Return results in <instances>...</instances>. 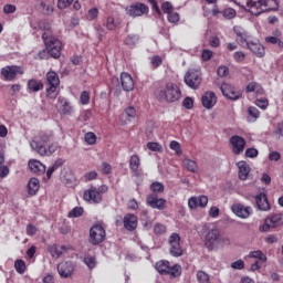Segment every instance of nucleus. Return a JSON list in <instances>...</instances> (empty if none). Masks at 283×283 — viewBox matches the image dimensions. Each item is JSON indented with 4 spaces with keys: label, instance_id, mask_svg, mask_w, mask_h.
I'll return each mask as SVG.
<instances>
[{
    "label": "nucleus",
    "instance_id": "nucleus-45",
    "mask_svg": "<svg viewBox=\"0 0 283 283\" xmlns=\"http://www.w3.org/2000/svg\"><path fill=\"white\" fill-rule=\"evenodd\" d=\"M197 282L199 283H211V279L209 277V274L207 272L199 270L197 272Z\"/></svg>",
    "mask_w": 283,
    "mask_h": 283
},
{
    "label": "nucleus",
    "instance_id": "nucleus-41",
    "mask_svg": "<svg viewBox=\"0 0 283 283\" xmlns=\"http://www.w3.org/2000/svg\"><path fill=\"white\" fill-rule=\"evenodd\" d=\"M245 92L249 94L251 92H256V94H262V86L256 82H251L247 85Z\"/></svg>",
    "mask_w": 283,
    "mask_h": 283
},
{
    "label": "nucleus",
    "instance_id": "nucleus-52",
    "mask_svg": "<svg viewBox=\"0 0 283 283\" xmlns=\"http://www.w3.org/2000/svg\"><path fill=\"white\" fill-rule=\"evenodd\" d=\"M90 92L88 91H83L80 95V103L81 105H90Z\"/></svg>",
    "mask_w": 283,
    "mask_h": 283
},
{
    "label": "nucleus",
    "instance_id": "nucleus-59",
    "mask_svg": "<svg viewBox=\"0 0 283 283\" xmlns=\"http://www.w3.org/2000/svg\"><path fill=\"white\" fill-rule=\"evenodd\" d=\"M71 3H74V0H57L59 10H65L70 8Z\"/></svg>",
    "mask_w": 283,
    "mask_h": 283
},
{
    "label": "nucleus",
    "instance_id": "nucleus-51",
    "mask_svg": "<svg viewBox=\"0 0 283 283\" xmlns=\"http://www.w3.org/2000/svg\"><path fill=\"white\" fill-rule=\"evenodd\" d=\"M273 135L276 136V138H283V120L279 122L275 125V128L273 130Z\"/></svg>",
    "mask_w": 283,
    "mask_h": 283
},
{
    "label": "nucleus",
    "instance_id": "nucleus-24",
    "mask_svg": "<svg viewBox=\"0 0 283 283\" xmlns=\"http://www.w3.org/2000/svg\"><path fill=\"white\" fill-rule=\"evenodd\" d=\"M48 251L52 258H61L63 253H67L71 249L70 245H57V244H49Z\"/></svg>",
    "mask_w": 283,
    "mask_h": 283
},
{
    "label": "nucleus",
    "instance_id": "nucleus-44",
    "mask_svg": "<svg viewBox=\"0 0 283 283\" xmlns=\"http://www.w3.org/2000/svg\"><path fill=\"white\" fill-rule=\"evenodd\" d=\"M84 264H86V266H88V269L92 271V269H96V256L93 255H85L84 256Z\"/></svg>",
    "mask_w": 283,
    "mask_h": 283
},
{
    "label": "nucleus",
    "instance_id": "nucleus-50",
    "mask_svg": "<svg viewBox=\"0 0 283 283\" xmlns=\"http://www.w3.org/2000/svg\"><path fill=\"white\" fill-rule=\"evenodd\" d=\"M84 139L85 143H87L88 145H96V134H94L93 132H88L84 135Z\"/></svg>",
    "mask_w": 283,
    "mask_h": 283
},
{
    "label": "nucleus",
    "instance_id": "nucleus-33",
    "mask_svg": "<svg viewBox=\"0 0 283 283\" xmlns=\"http://www.w3.org/2000/svg\"><path fill=\"white\" fill-rule=\"evenodd\" d=\"M39 189H41V185L39 184V180L36 178H31L28 182L29 196H36V193L39 192Z\"/></svg>",
    "mask_w": 283,
    "mask_h": 283
},
{
    "label": "nucleus",
    "instance_id": "nucleus-62",
    "mask_svg": "<svg viewBox=\"0 0 283 283\" xmlns=\"http://www.w3.org/2000/svg\"><path fill=\"white\" fill-rule=\"evenodd\" d=\"M161 10L164 14H169L170 12L174 11V4H171V2L169 1H166L161 4Z\"/></svg>",
    "mask_w": 283,
    "mask_h": 283
},
{
    "label": "nucleus",
    "instance_id": "nucleus-40",
    "mask_svg": "<svg viewBox=\"0 0 283 283\" xmlns=\"http://www.w3.org/2000/svg\"><path fill=\"white\" fill-rule=\"evenodd\" d=\"M40 6L44 14H52L54 11L52 8V0H40Z\"/></svg>",
    "mask_w": 283,
    "mask_h": 283
},
{
    "label": "nucleus",
    "instance_id": "nucleus-61",
    "mask_svg": "<svg viewBox=\"0 0 283 283\" xmlns=\"http://www.w3.org/2000/svg\"><path fill=\"white\" fill-rule=\"evenodd\" d=\"M221 14H223L224 19H234L235 17V9H224L223 11H221Z\"/></svg>",
    "mask_w": 283,
    "mask_h": 283
},
{
    "label": "nucleus",
    "instance_id": "nucleus-15",
    "mask_svg": "<svg viewBox=\"0 0 283 283\" xmlns=\"http://www.w3.org/2000/svg\"><path fill=\"white\" fill-rule=\"evenodd\" d=\"M282 224H283V214L282 213L272 214L264 220L262 231H269L270 229H275L276 227H280Z\"/></svg>",
    "mask_w": 283,
    "mask_h": 283
},
{
    "label": "nucleus",
    "instance_id": "nucleus-10",
    "mask_svg": "<svg viewBox=\"0 0 283 283\" xmlns=\"http://www.w3.org/2000/svg\"><path fill=\"white\" fill-rule=\"evenodd\" d=\"M18 74H24L23 67L19 65H7L0 70L3 81H14Z\"/></svg>",
    "mask_w": 283,
    "mask_h": 283
},
{
    "label": "nucleus",
    "instance_id": "nucleus-31",
    "mask_svg": "<svg viewBox=\"0 0 283 283\" xmlns=\"http://www.w3.org/2000/svg\"><path fill=\"white\" fill-rule=\"evenodd\" d=\"M259 0H237L235 4L253 14L252 8H256Z\"/></svg>",
    "mask_w": 283,
    "mask_h": 283
},
{
    "label": "nucleus",
    "instance_id": "nucleus-43",
    "mask_svg": "<svg viewBox=\"0 0 283 283\" xmlns=\"http://www.w3.org/2000/svg\"><path fill=\"white\" fill-rule=\"evenodd\" d=\"M265 43H271V45H277L281 52L283 51V41L280 40L277 36H266Z\"/></svg>",
    "mask_w": 283,
    "mask_h": 283
},
{
    "label": "nucleus",
    "instance_id": "nucleus-1",
    "mask_svg": "<svg viewBox=\"0 0 283 283\" xmlns=\"http://www.w3.org/2000/svg\"><path fill=\"white\" fill-rule=\"evenodd\" d=\"M54 134L52 132H41L31 142V148L40 156H52L59 149V143H52ZM48 143H51L48 145Z\"/></svg>",
    "mask_w": 283,
    "mask_h": 283
},
{
    "label": "nucleus",
    "instance_id": "nucleus-16",
    "mask_svg": "<svg viewBox=\"0 0 283 283\" xmlns=\"http://www.w3.org/2000/svg\"><path fill=\"white\" fill-rule=\"evenodd\" d=\"M146 202L148 207H151V209H158L159 211L165 210V207L167 206V200L158 198V195L156 193L148 195Z\"/></svg>",
    "mask_w": 283,
    "mask_h": 283
},
{
    "label": "nucleus",
    "instance_id": "nucleus-35",
    "mask_svg": "<svg viewBox=\"0 0 283 283\" xmlns=\"http://www.w3.org/2000/svg\"><path fill=\"white\" fill-rule=\"evenodd\" d=\"M182 166L187 171H191V174H196V171H198V163L193 159L185 158L182 160Z\"/></svg>",
    "mask_w": 283,
    "mask_h": 283
},
{
    "label": "nucleus",
    "instance_id": "nucleus-7",
    "mask_svg": "<svg viewBox=\"0 0 283 283\" xmlns=\"http://www.w3.org/2000/svg\"><path fill=\"white\" fill-rule=\"evenodd\" d=\"M252 14L260 17L263 12H271V10H277L276 0H258L256 7H252Z\"/></svg>",
    "mask_w": 283,
    "mask_h": 283
},
{
    "label": "nucleus",
    "instance_id": "nucleus-14",
    "mask_svg": "<svg viewBox=\"0 0 283 283\" xmlns=\"http://www.w3.org/2000/svg\"><path fill=\"white\" fill-rule=\"evenodd\" d=\"M170 255L174 258H180L182 255V245H180V234L172 233L169 237Z\"/></svg>",
    "mask_w": 283,
    "mask_h": 283
},
{
    "label": "nucleus",
    "instance_id": "nucleus-63",
    "mask_svg": "<svg viewBox=\"0 0 283 283\" xmlns=\"http://www.w3.org/2000/svg\"><path fill=\"white\" fill-rule=\"evenodd\" d=\"M124 114H126L127 118H136V108L128 106L125 108Z\"/></svg>",
    "mask_w": 283,
    "mask_h": 283
},
{
    "label": "nucleus",
    "instance_id": "nucleus-53",
    "mask_svg": "<svg viewBox=\"0 0 283 283\" xmlns=\"http://www.w3.org/2000/svg\"><path fill=\"white\" fill-rule=\"evenodd\" d=\"M150 63L154 70L160 67L163 65V57H160V55H154L150 59Z\"/></svg>",
    "mask_w": 283,
    "mask_h": 283
},
{
    "label": "nucleus",
    "instance_id": "nucleus-3",
    "mask_svg": "<svg viewBox=\"0 0 283 283\" xmlns=\"http://www.w3.org/2000/svg\"><path fill=\"white\" fill-rule=\"evenodd\" d=\"M156 96L158 101H164L165 103H178L182 98V91L176 83L168 82L156 91Z\"/></svg>",
    "mask_w": 283,
    "mask_h": 283
},
{
    "label": "nucleus",
    "instance_id": "nucleus-5",
    "mask_svg": "<svg viewBox=\"0 0 283 283\" xmlns=\"http://www.w3.org/2000/svg\"><path fill=\"white\" fill-rule=\"evenodd\" d=\"M46 96L52 101L56 99L59 96V85H61V80L59 78V74L54 71H49L46 73Z\"/></svg>",
    "mask_w": 283,
    "mask_h": 283
},
{
    "label": "nucleus",
    "instance_id": "nucleus-18",
    "mask_svg": "<svg viewBox=\"0 0 283 283\" xmlns=\"http://www.w3.org/2000/svg\"><path fill=\"white\" fill-rule=\"evenodd\" d=\"M123 224L126 231H136L138 229V217L134 213H126L123 218Z\"/></svg>",
    "mask_w": 283,
    "mask_h": 283
},
{
    "label": "nucleus",
    "instance_id": "nucleus-29",
    "mask_svg": "<svg viewBox=\"0 0 283 283\" xmlns=\"http://www.w3.org/2000/svg\"><path fill=\"white\" fill-rule=\"evenodd\" d=\"M29 169L33 174H38V176H41L42 174H45V165H43V163H41L36 159L29 160Z\"/></svg>",
    "mask_w": 283,
    "mask_h": 283
},
{
    "label": "nucleus",
    "instance_id": "nucleus-28",
    "mask_svg": "<svg viewBox=\"0 0 283 283\" xmlns=\"http://www.w3.org/2000/svg\"><path fill=\"white\" fill-rule=\"evenodd\" d=\"M169 280H176L182 275V266L178 263L168 265V270L165 274Z\"/></svg>",
    "mask_w": 283,
    "mask_h": 283
},
{
    "label": "nucleus",
    "instance_id": "nucleus-25",
    "mask_svg": "<svg viewBox=\"0 0 283 283\" xmlns=\"http://www.w3.org/2000/svg\"><path fill=\"white\" fill-rule=\"evenodd\" d=\"M231 209L238 218L247 219L251 216V207H244L242 203H234Z\"/></svg>",
    "mask_w": 283,
    "mask_h": 283
},
{
    "label": "nucleus",
    "instance_id": "nucleus-27",
    "mask_svg": "<svg viewBox=\"0 0 283 283\" xmlns=\"http://www.w3.org/2000/svg\"><path fill=\"white\" fill-rule=\"evenodd\" d=\"M255 203L260 211H269V209H271V203H269V197H266V193L264 192H260L255 196Z\"/></svg>",
    "mask_w": 283,
    "mask_h": 283
},
{
    "label": "nucleus",
    "instance_id": "nucleus-30",
    "mask_svg": "<svg viewBox=\"0 0 283 283\" xmlns=\"http://www.w3.org/2000/svg\"><path fill=\"white\" fill-rule=\"evenodd\" d=\"M237 167L239 169L240 180H247V178H249V174H251V167H249V164H247V161H239Z\"/></svg>",
    "mask_w": 283,
    "mask_h": 283
},
{
    "label": "nucleus",
    "instance_id": "nucleus-22",
    "mask_svg": "<svg viewBox=\"0 0 283 283\" xmlns=\"http://www.w3.org/2000/svg\"><path fill=\"white\" fill-rule=\"evenodd\" d=\"M120 85L124 92H133L135 84H134V77H132V74L127 72H123L120 74Z\"/></svg>",
    "mask_w": 283,
    "mask_h": 283
},
{
    "label": "nucleus",
    "instance_id": "nucleus-17",
    "mask_svg": "<svg viewBox=\"0 0 283 283\" xmlns=\"http://www.w3.org/2000/svg\"><path fill=\"white\" fill-rule=\"evenodd\" d=\"M207 205H209V198L207 196L190 197L188 199V207L191 211L196 210L198 207L205 209Z\"/></svg>",
    "mask_w": 283,
    "mask_h": 283
},
{
    "label": "nucleus",
    "instance_id": "nucleus-49",
    "mask_svg": "<svg viewBox=\"0 0 283 283\" xmlns=\"http://www.w3.org/2000/svg\"><path fill=\"white\" fill-rule=\"evenodd\" d=\"M150 190L153 191V193H163V191H165V185L155 181L150 185Z\"/></svg>",
    "mask_w": 283,
    "mask_h": 283
},
{
    "label": "nucleus",
    "instance_id": "nucleus-37",
    "mask_svg": "<svg viewBox=\"0 0 283 283\" xmlns=\"http://www.w3.org/2000/svg\"><path fill=\"white\" fill-rule=\"evenodd\" d=\"M43 87V82L38 81L35 78L29 80L28 82V88L30 90V92H41Z\"/></svg>",
    "mask_w": 283,
    "mask_h": 283
},
{
    "label": "nucleus",
    "instance_id": "nucleus-20",
    "mask_svg": "<svg viewBox=\"0 0 283 283\" xmlns=\"http://www.w3.org/2000/svg\"><path fill=\"white\" fill-rule=\"evenodd\" d=\"M201 103L206 109H213L216 103H218V97L216 96V93L208 91L202 95Z\"/></svg>",
    "mask_w": 283,
    "mask_h": 283
},
{
    "label": "nucleus",
    "instance_id": "nucleus-6",
    "mask_svg": "<svg viewBox=\"0 0 283 283\" xmlns=\"http://www.w3.org/2000/svg\"><path fill=\"white\" fill-rule=\"evenodd\" d=\"M107 186L91 187L84 191L85 202H91L92 205H101L103 202V193H107Z\"/></svg>",
    "mask_w": 283,
    "mask_h": 283
},
{
    "label": "nucleus",
    "instance_id": "nucleus-19",
    "mask_svg": "<svg viewBox=\"0 0 283 283\" xmlns=\"http://www.w3.org/2000/svg\"><path fill=\"white\" fill-rule=\"evenodd\" d=\"M57 272L62 277H72V274L74 273V263H72V261L59 263Z\"/></svg>",
    "mask_w": 283,
    "mask_h": 283
},
{
    "label": "nucleus",
    "instance_id": "nucleus-60",
    "mask_svg": "<svg viewBox=\"0 0 283 283\" xmlns=\"http://www.w3.org/2000/svg\"><path fill=\"white\" fill-rule=\"evenodd\" d=\"M233 59L235 63H243L244 59H247V54L242 51H237L233 53Z\"/></svg>",
    "mask_w": 283,
    "mask_h": 283
},
{
    "label": "nucleus",
    "instance_id": "nucleus-64",
    "mask_svg": "<svg viewBox=\"0 0 283 283\" xmlns=\"http://www.w3.org/2000/svg\"><path fill=\"white\" fill-rule=\"evenodd\" d=\"M182 106H184L186 109H193V98H191V97H186V98L182 101Z\"/></svg>",
    "mask_w": 283,
    "mask_h": 283
},
{
    "label": "nucleus",
    "instance_id": "nucleus-56",
    "mask_svg": "<svg viewBox=\"0 0 283 283\" xmlns=\"http://www.w3.org/2000/svg\"><path fill=\"white\" fill-rule=\"evenodd\" d=\"M167 19L169 23H178V21H180V14H178V12L170 11V13H167Z\"/></svg>",
    "mask_w": 283,
    "mask_h": 283
},
{
    "label": "nucleus",
    "instance_id": "nucleus-48",
    "mask_svg": "<svg viewBox=\"0 0 283 283\" xmlns=\"http://www.w3.org/2000/svg\"><path fill=\"white\" fill-rule=\"evenodd\" d=\"M169 147L170 149H172V151H175L177 156H182V148L180 146V143H178L177 140H171Z\"/></svg>",
    "mask_w": 283,
    "mask_h": 283
},
{
    "label": "nucleus",
    "instance_id": "nucleus-23",
    "mask_svg": "<svg viewBox=\"0 0 283 283\" xmlns=\"http://www.w3.org/2000/svg\"><path fill=\"white\" fill-rule=\"evenodd\" d=\"M57 104L60 114H63L64 116H71V114L74 112V107L65 97L60 96L57 98Z\"/></svg>",
    "mask_w": 283,
    "mask_h": 283
},
{
    "label": "nucleus",
    "instance_id": "nucleus-55",
    "mask_svg": "<svg viewBox=\"0 0 283 283\" xmlns=\"http://www.w3.org/2000/svg\"><path fill=\"white\" fill-rule=\"evenodd\" d=\"M254 105L260 109H266L269 107V99L268 98H258L254 102Z\"/></svg>",
    "mask_w": 283,
    "mask_h": 283
},
{
    "label": "nucleus",
    "instance_id": "nucleus-39",
    "mask_svg": "<svg viewBox=\"0 0 283 283\" xmlns=\"http://www.w3.org/2000/svg\"><path fill=\"white\" fill-rule=\"evenodd\" d=\"M106 30H108L109 32H114V30H116V28H118V22L116 21V19H114V17L109 15L106 18V22L104 23Z\"/></svg>",
    "mask_w": 283,
    "mask_h": 283
},
{
    "label": "nucleus",
    "instance_id": "nucleus-21",
    "mask_svg": "<svg viewBox=\"0 0 283 283\" xmlns=\"http://www.w3.org/2000/svg\"><path fill=\"white\" fill-rule=\"evenodd\" d=\"M129 17H143V14H149V7L145 3H136L130 6L128 10Z\"/></svg>",
    "mask_w": 283,
    "mask_h": 283
},
{
    "label": "nucleus",
    "instance_id": "nucleus-47",
    "mask_svg": "<svg viewBox=\"0 0 283 283\" xmlns=\"http://www.w3.org/2000/svg\"><path fill=\"white\" fill-rule=\"evenodd\" d=\"M155 235H165L167 233V227L163 223H156L154 226Z\"/></svg>",
    "mask_w": 283,
    "mask_h": 283
},
{
    "label": "nucleus",
    "instance_id": "nucleus-46",
    "mask_svg": "<svg viewBox=\"0 0 283 283\" xmlns=\"http://www.w3.org/2000/svg\"><path fill=\"white\" fill-rule=\"evenodd\" d=\"M14 269L17 271V273H20L22 275V273H25V261L18 259L14 262Z\"/></svg>",
    "mask_w": 283,
    "mask_h": 283
},
{
    "label": "nucleus",
    "instance_id": "nucleus-58",
    "mask_svg": "<svg viewBox=\"0 0 283 283\" xmlns=\"http://www.w3.org/2000/svg\"><path fill=\"white\" fill-rule=\"evenodd\" d=\"M87 19L88 21H94L95 19H98V8H91L87 13Z\"/></svg>",
    "mask_w": 283,
    "mask_h": 283
},
{
    "label": "nucleus",
    "instance_id": "nucleus-38",
    "mask_svg": "<svg viewBox=\"0 0 283 283\" xmlns=\"http://www.w3.org/2000/svg\"><path fill=\"white\" fill-rule=\"evenodd\" d=\"M260 118V109L255 106H250L248 108V120L249 123H255Z\"/></svg>",
    "mask_w": 283,
    "mask_h": 283
},
{
    "label": "nucleus",
    "instance_id": "nucleus-32",
    "mask_svg": "<svg viewBox=\"0 0 283 283\" xmlns=\"http://www.w3.org/2000/svg\"><path fill=\"white\" fill-rule=\"evenodd\" d=\"M234 34H237V43L241 45V48H244V42L251 39V36L239 27H234Z\"/></svg>",
    "mask_w": 283,
    "mask_h": 283
},
{
    "label": "nucleus",
    "instance_id": "nucleus-8",
    "mask_svg": "<svg viewBox=\"0 0 283 283\" xmlns=\"http://www.w3.org/2000/svg\"><path fill=\"white\" fill-rule=\"evenodd\" d=\"M184 81L191 90H198L202 85V73L198 70H189L185 74Z\"/></svg>",
    "mask_w": 283,
    "mask_h": 283
},
{
    "label": "nucleus",
    "instance_id": "nucleus-57",
    "mask_svg": "<svg viewBox=\"0 0 283 283\" xmlns=\"http://www.w3.org/2000/svg\"><path fill=\"white\" fill-rule=\"evenodd\" d=\"M147 148L150 151H163V145H160L159 143H156V142H149L147 144Z\"/></svg>",
    "mask_w": 283,
    "mask_h": 283
},
{
    "label": "nucleus",
    "instance_id": "nucleus-2",
    "mask_svg": "<svg viewBox=\"0 0 283 283\" xmlns=\"http://www.w3.org/2000/svg\"><path fill=\"white\" fill-rule=\"evenodd\" d=\"M50 28V24L44 27L45 32L42 34V41H44L46 52L50 56H52V59H61V52H63V42L52 34Z\"/></svg>",
    "mask_w": 283,
    "mask_h": 283
},
{
    "label": "nucleus",
    "instance_id": "nucleus-4",
    "mask_svg": "<svg viewBox=\"0 0 283 283\" xmlns=\"http://www.w3.org/2000/svg\"><path fill=\"white\" fill-rule=\"evenodd\" d=\"M203 229L206 230L203 235V244L206 249H208V251H218L224 242V239H222V234L220 233V229L216 227L211 229L207 226H205Z\"/></svg>",
    "mask_w": 283,
    "mask_h": 283
},
{
    "label": "nucleus",
    "instance_id": "nucleus-11",
    "mask_svg": "<svg viewBox=\"0 0 283 283\" xmlns=\"http://www.w3.org/2000/svg\"><path fill=\"white\" fill-rule=\"evenodd\" d=\"M220 90L223 96L230 101H240V98H242V91L227 82L221 84Z\"/></svg>",
    "mask_w": 283,
    "mask_h": 283
},
{
    "label": "nucleus",
    "instance_id": "nucleus-26",
    "mask_svg": "<svg viewBox=\"0 0 283 283\" xmlns=\"http://www.w3.org/2000/svg\"><path fill=\"white\" fill-rule=\"evenodd\" d=\"M129 169L135 178L140 177L143 169H140V157L138 155H132L129 159Z\"/></svg>",
    "mask_w": 283,
    "mask_h": 283
},
{
    "label": "nucleus",
    "instance_id": "nucleus-42",
    "mask_svg": "<svg viewBox=\"0 0 283 283\" xmlns=\"http://www.w3.org/2000/svg\"><path fill=\"white\" fill-rule=\"evenodd\" d=\"M249 258H253L254 260H259V262H266V254L262 253V250L251 251Z\"/></svg>",
    "mask_w": 283,
    "mask_h": 283
},
{
    "label": "nucleus",
    "instance_id": "nucleus-36",
    "mask_svg": "<svg viewBox=\"0 0 283 283\" xmlns=\"http://www.w3.org/2000/svg\"><path fill=\"white\" fill-rule=\"evenodd\" d=\"M140 41V36L138 34H128L124 39V45H127V48H136V43Z\"/></svg>",
    "mask_w": 283,
    "mask_h": 283
},
{
    "label": "nucleus",
    "instance_id": "nucleus-13",
    "mask_svg": "<svg viewBox=\"0 0 283 283\" xmlns=\"http://www.w3.org/2000/svg\"><path fill=\"white\" fill-rule=\"evenodd\" d=\"M229 143L234 156H240L244 151V147H247V140L240 135L230 137Z\"/></svg>",
    "mask_w": 283,
    "mask_h": 283
},
{
    "label": "nucleus",
    "instance_id": "nucleus-12",
    "mask_svg": "<svg viewBox=\"0 0 283 283\" xmlns=\"http://www.w3.org/2000/svg\"><path fill=\"white\" fill-rule=\"evenodd\" d=\"M243 48H247L248 50H250V52L255 54L258 59H262L266 54V49L264 48V45H262V43H260V40H251L250 38L244 42Z\"/></svg>",
    "mask_w": 283,
    "mask_h": 283
},
{
    "label": "nucleus",
    "instance_id": "nucleus-9",
    "mask_svg": "<svg viewBox=\"0 0 283 283\" xmlns=\"http://www.w3.org/2000/svg\"><path fill=\"white\" fill-rule=\"evenodd\" d=\"M106 238V232L105 228L101 224H94L90 229V237H88V242L93 244L94 247H97V244H101L102 242L105 241Z\"/></svg>",
    "mask_w": 283,
    "mask_h": 283
},
{
    "label": "nucleus",
    "instance_id": "nucleus-54",
    "mask_svg": "<svg viewBox=\"0 0 283 283\" xmlns=\"http://www.w3.org/2000/svg\"><path fill=\"white\" fill-rule=\"evenodd\" d=\"M83 216V208L75 207L69 212V218H81Z\"/></svg>",
    "mask_w": 283,
    "mask_h": 283
},
{
    "label": "nucleus",
    "instance_id": "nucleus-34",
    "mask_svg": "<svg viewBox=\"0 0 283 283\" xmlns=\"http://www.w3.org/2000/svg\"><path fill=\"white\" fill-rule=\"evenodd\" d=\"M170 264L171 263L167 260H160L155 264V269L159 273V275H166Z\"/></svg>",
    "mask_w": 283,
    "mask_h": 283
}]
</instances>
